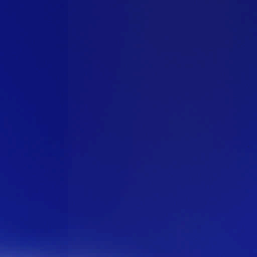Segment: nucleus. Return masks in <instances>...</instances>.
<instances>
[{
  "label": "nucleus",
  "mask_w": 257,
  "mask_h": 257,
  "mask_svg": "<svg viewBox=\"0 0 257 257\" xmlns=\"http://www.w3.org/2000/svg\"><path fill=\"white\" fill-rule=\"evenodd\" d=\"M18 245V172H17V245Z\"/></svg>",
  "instance_id": "1"
}]
</instances>
